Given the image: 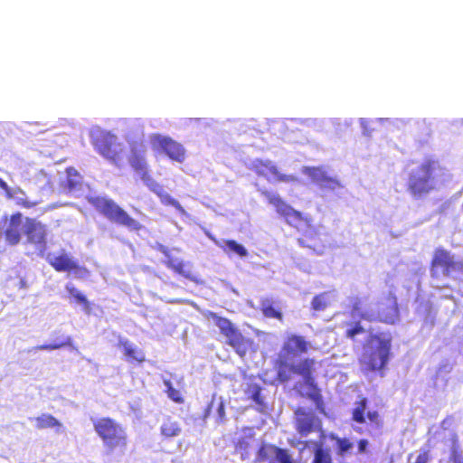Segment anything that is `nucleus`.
Masks as SVG:
<instances>
[{
    "instance_id": "nucleus-44",
    "label": "nucleus",
    "mask_w": 463,
    "mask_h": 463,
    "mask_svg": "<svg viewBox=\"0 0 463 463\" xmlns=\"http://www.w3.org/2000/svg\"><path fill=\"white\" fill-rule=\"evenodd\" d=\"M279 379L281 381H285V380H288V378L283 377V378H279Z\"/></svg>"
},
{
    "instance_id": "nucleus-40",
    "label": "nucleus",
    "mask_w": 463,
    "mask_h": 463,
    "mask_svg": "<svg viewBox=\"0 0 463 463\" xmlns=\"http://www.w3.org/2000/svg\"><path fill=\"white\" fill-rule=\"evenodd\" d=\"M428 461H429V453H428V451H423L417 456L415 463H428Z\"/></svg>"
},
{
    "instance_id": "nucleus-13",
    "label": "nucleus",
    "mask_w": 463,
    "mask_h": 463,
    "mask_svg": "<svg viewBox=\"0 0 463 463\" xmlns=\"http://www.w3.org/2000/svg\"><path fill=\"white\" fill-rule=\"evenodd\" d=\"M153 147L168 156L169 159L177 163H183L186 157V151L184 146L175 139L161 135H155L152 137Z\"/></svg>"
},
{
    "instance_id": "nucleus-37",
    "label": "nucleus",
    "mask_w": 463,
    "mask_h": 463,
    "mask_svg": "<svg viewBox=\"0 0 463 463\" xmlns=\"http://www.w3.org/2000/svg\"><path fill=\"white\" fill-rule=\"evenodd\" d=\"M311 306L315 311H321L326 308V307L328 306L326 293H322L315 296L312 299Z\"/></svg>"
},
{
    "instance_id": "nucleus-17",
    "label": "nucleus",
    "mask_w": 463,
    "mask_h": 463,
    "mask_svg": "<svg viewBox=\"0 0 463 463\" xmlns=\"http://www.w3.org/2000/svg\"><path fill=\"white\" fill-rule=\"evenodd\" d=\"M296 430L301 436H307L316 430L319 424V420L310 411L298 407L295 410Z\"/></svg>"
},
{
    "instance_id": "nucleus-12",
    "label": "nucleus",
    "mask_w": 463,
    "mask_h": 463,
    "mask_svg": "<svg viewBox=\"0 0 463 463\" xmlns=\"http://www.w3.org/2000/svg\"><path fill=\"white\" fill-rule=\"evenodd\" d=\"M250 168L258 176L264 177L269 183H295L298 181L293 175L280 173L279 168L269 160L256 159L251 163Z\"/></svg>"
},
{
    "instance_id": "nucleus-35",
    "label": "nucleus",
    "mask_w": 463,
    "mask_h": 463,
    "mask_svg": "<svg viewBox=\"0 0 463 463\" xmlns=\"http://www.w3.org/2000/svg\"><path fill=\"white\" fill-rule=\"evenodd\" d=\"M330 439L335 440L337 446V454L344 455L346 451L352 449L353 444L347 439L339 438L334 434H330Z\"/></svg>"
},
{
    "instance_id": "nucleus-8",
    "label": "nucleus",
    "mask_w": 463,
    "mask_h": 463,
    "mask_svg": "<svg viewBox=\"0 0 463 463\" xmlns=\"http://www.w3.org/2000/svg\"><path fill=\"white\" fill-rule=\"evenodd\" d=\"M370 340L376 342L377 345L373 350L363 354L360 359L361 367L365 373H382L391 356L392 337L373 335Z\"/></svg>"
},
{
    "instance_id": "nucleus-9",
    "label": "nucleus",
    "mask_w": 463,
    "mask_h": 463,
    "mask_svg": "<svg viewBox=\"0 0 463 463\" xmlns=\"http://www.w3.org/2000/svg\"><path fill=\"white\" fill-rule=\"evenodd\" d=\"M96 151L117 167H121L125 160V148L118 142L116 136L101 133L92 140Z\"/></svg>"
},
{
    "instance_id": "nucleus-22",
    "label": "nucleus",
    "mask_w": 463,
    "mask_h": 463,
    "mask_svg": "<svg viewBox=\"0 0 463 463\" xmlns=\"http://www.w3.org/2000/svg\"><path fill=\"white\" fill-rule=\"evenodd\" d=\"M162 252L166 258L165 264L168 269L184 278H190V272L186 269L185 263L183 260L174 258L166 249L163 250Z\"/></svg>"
},
{
    "instance_id": "nucleus-23",
    "label": "nucleus",
    "mask_w": 463,
    "mask_h": 463,
    "mask_svg": "<svg viewBox=\"0 0 463 463\" xmlns=\"http://www.w3.org/2000/svg\"><path fill=\"white\" fill-rule=\"evenodd\" d=\"M260 310L264 317L268 318H276L283 320V315L280 308L270 298H264L260 301Z\"/></svg>"
},
{
    "instance_id": "nucleus-11",
    "label": "nucleus",
    "mask_w": 463,
    "mask_h": 463,
    "mask_svg": "<svg viewBox=\"0 0 463 463\" xmlns=\"http://www.w3.org/2000/svg\"><path fill=\"white\" fill-rule=\"evenodd\" d=\"M24 234L29 244H32L43 254L47 248V226L35 218L26 217L24 222Z\"/></svg>"
},
{
    "instance_id": "nucleus-33",
    "label": "nucleus",
    "mask_w": 463,
    "mask_h": 463,
    "mask_svg": "<svg viewBox=\"0 0 463 463\" xmlns=\"http://www.w3.org/2000/svg\"><path fill=\"white\" fill-rule=\"evenodd\" d=\"M72 345V339L70 336L64 337L61 341H55L51 344H44L35 347V350H56L66 346H71Z\"/></svg>"
},
{
    "instance_id": "nucleus-21",
    "label": "nucleus",
    "mask_w": 463,
    "mask_h": 463,
    "mask_svg": "<svg viewBox=\"0 0 463 463\" xmlns=\"http://www.w3.org/2000/svg\"><path fill=\"white\" fill-rule=\"evenodd\" d=\"M6 198L9 200H14L17 206L25 209L33 208L38 204L37 202L29 200L26 196V193L19 186L13 188L11 187Z\"/></svg>"
},
{
    "instance_id": "nucleus-19",
    "label": "nucleus",
    "mask_w": 463,
    "mask_h": 463,
    "mask_svg": "<svg viewBox=\"0 0 463 463\" xmlns=\"http://www.w3.org/2000/svg\"><path fill=\"white\" fill-rule=\"evenodd\" d=\"M118 346L121 349L126 361L128 363L139 364L146 361L145 352L133 345L129 340L119 339Z\"/></svg>"
},
{
    "instance_id": "nucleus-39",
    "label": "nucleus",
    "mask_w": 463,
    "mask_h": 463,
    "mask_svg": "<svg viewBox=\"0 0 463 463\" xmlns=\"http://www.w3.org/2000/svg\"><path fill=\"white\" fill-rule=\"evenodd\" d=\"M364 328L361 326L360 322H356L352 327L348 328L345 332V336L354 339L357 335L364 334Z\"/></svg>"
},
{
    "instance_id": "nucleus-4",
    "label": "nucleus",
    "mask_w": 463,
    "mask_h": 463,
    "mask_svg": "<svg viewBox=\"0 0 463 463\" xmlns=\"http://www.w3.org/2000/svg\"><path fill=\"white\" fill-rule=\"evenodd\" d=\"M93 428L105 448L106 454L124 455L128 445V436L125 428L109 417H102L93 421Z\"/></svg>"
},
{
    "instance_id": "nucleus-15",
    "label": "nucleus",
    "mask_w": 463,
    "mask_h": 463,
    "mask_svg": "<svg viewBox=\"0 0 463 463\" xmlns=\"http://www.w3.org/2000/svg\"><path fill=\"white\" fill-rule=\"evenodd\" d=\"M366 408L367 399L365 397L360 398V400L355 402V407L353 409L352 420L356 423L364 424L366 422L367 418L373 428L381 430L383 426L382 416L377 411H369L365 416L364 412Z\"/></svg>"
},
{
    "instance_id": "nucleus-2",
    "label": "nucleus",
    "mask_w": 463,
    "mask_h": 463,
    "mask_svg": "<svg viewBox=\"0 0 463 463\" xmlns=\"http://www.w3.org/2000/svg\"><path fill=\"white\" fill-rule=\"evenodd\" d=\"M261 194L267 199L268 203L275 208L277 213L281 216L288 225L294 227L298 231H300L302 228H306L298 238V243L304 247L315 249L320 239L317 229L311 223V218L305 216L302 213L294 209L278 194L263 190L261 191Z\"/></svg>"
},
{
    "instance_id": "nucleus-24",
    "label": "nucleus",
    "mask_w": 463,
    "mask_h": 463,
    "mask_svg": "<svg viewBox=\"0 0 463 463\" xmlns=\"http://www.w3.org/2000/svg\"><path fill=\"white\" fill-rule=\"evenodd\" d=\"M35 427L38 430H44L49 428H54L60 430L62 424L52 414L43 413L38 417L34 418Z\"/></svg>"
},
{
    "instance_id": "nucleus-25",
    "label": "nucleus",
    "mask_w": 463,
    "mask_h": 463,
    "mask_svg": "<svg viewBox=\"0 0 463 463\" xmlns=\"http://www.w3.org/2000/svg\"><path fill=\"white\" fill-rule=\"evenodd\" d=\"M303 384L307 387L308 391L305 393L309 399H311L320 410L323 409V399L320 393V390L314 383V378H304Z\"/></svg>"
},
{
    "instance_id": "nucleus-29",
    "label": "nucleus",
    "mask_w": 463,
    "mask_h": 463,
    "mask_svg": "<svg viewBox=\"0 0 463 463\" xmlns=\"http://www.w3.org/2000/svg\"><path fill=\"white\" fill-rule=\"evenodd\" d=\"M304 173L318 186L327 175L326 172L319 166L306 167Z\"/></svg>"
},
{
    "instance_id": "nucleus-42",
    "label": "nucleus",
    "mask_w": 463,
    "mask_h": 463,
    "mask_svg": "<svg viewBox=\"0 0 463 463\" xmlns=\"http://www.w3.org/2000/svg\"><path fill=\"white\" fill-rule=\"evenodd\" d=\"M367 445H368V442L366 439H360L358 441V450L360 453H363L365 451L366 448H367Z\"/></svg>"
},
{
    "instance_id": "nucleus-43",
    "label": "nucleus",
    "mask_w": 463,
    "mask_h": 463,
    "mask_svg": "<svg viewBox=\"0 0 463 463\" xmlns=\"http://www.w3.org/2000/svg\"><path fill=\"white\" fill-rule=\"evenodd\" d=\"M171 204H172V205H174V206H175V207H176V208H179V207H180V205H179L178 202H176V201H175V200H174V199L171 201Z\"/></svg>"
},
{
    "instance_id": "nucleus-5",
    "label": "nucleus",
    "mask_w": 463,
    "mask_h": 463,
    "mask_svg": "<svg viewBox=\"0 0 463 463\" xmlns=\"http://www.w3.org/2000/svg\"><path fill=\"white\" fill-rule=\"evenodd\" d=\"M89 203L111 223L125 227L131 232H139L143 228L137 220L130 216L127 211L110 198L95 196L90 198Z\"/></svg>"
},
{
    "instance_id": "nucleus-7",
    "label": "nucleus",
    "mask_w": 463,
    "mask_h": 463,
    "mask_svg": "<svg viewBox=\"0 0 463 463\" xmlns=\"http://www.w3.org/2000/svg\"><path fill=\"white\" fill-rule=\"evenodd\" d=\"M431 278H453L458 283H463V261L456 260L454 255L443 247H437L430 262Z\"/></svg>"
},
{
    "instance_id": "nucleus-41",
    "label": "nucleus",
    "mask_w": 463,
    "mask_h": 463,
    "mask_svg": "<svg viewBox=\"0 0 463 463\" xmlns=\"http://www.w3.org/2000/svg\"><path fill=\"white\" fill-rule=\"evenodd\" d=\"M0 188L4 190L5 195V197H7V194H9L11 187L2 178H0Z\"/></svg>"
},
{
    "instance_id": "nucleus-27",
    "label": "nucleus",
    "mask_w": 463,
    "mask_h": 463,
    "mask_svg": "<svg viewBox=\"0 0 463 463\" xmlns=\"http://www.w3.org/2000/svg\"><path fill=\"white\" fill-rule=\"evenodd\" d=\"M217 245L226 253H235L240 257H246L248 255L247 250L234 240H226L222 244Z\"/></svg>"
},
{
    "instance_id": "nucleus-36",
    "label": "nucleus",
    "mask_w": 463,
    "mask_h": 463,
    "mask_svg": "<svg viewBox=\"0 0 463 463\" xmlns=\"http://www.w3.org/2000/svg\"><path fill=\"white\" fill-rule=\"evenodd\" d=\"M351 310L353 314L358 315L361 319L373 321L371 316L362 312V300L359 298H353Z\"/></svg>"
},
{
    "instance_id": "nucleus-3",
    "label": "nucleus",
    "mask_w": 463,
    "mask_h": 463,
    "mask_svg": "<svg viewBox=\"0 0 463 463\" xmlns=\"http://www.w3.org/2000/svg\"><path fill=\"white\" fill-rule=\"evenodd\" d=\"M447 170L433 158H426L412 169L408 178V191L413 196H422L437 188L438 182L444 179Z\"/></svg>"
},
{
    "instance_id": "nucleus-14",
    "label": "nucleus",
    "mask_w": 463,
    "mask_h": 463,
    "mask_svg": "<svg viewBox=\"0 0 463 463\" xmlns=\"http://www.w3.org/2000/svg\"><path fill=\"white\" fill-rule=\"evenodd\" d=\"M146 148L143 143L132 142L128 163L133 170L138 173L144 181L150 179L148 166L146 160Z\"/></svg>"
},
{
    "instance_id": "nucleus-26",
    "label": "nucleus",
    "mask_w": 463,
    "mask_h": 463,
    "mask_svg": "<svg viewBox=\"0 0 463 463\" xmlns=\"http://www.w3.org/2000/svg\"><path fill=\"white\" fill-rule=\"evenodd\" d=\"M66 290L70 296V298H73V300L81 305L82 308L86 312H90L91 310V305L88 300L87 297L81 293L79 289H77L74 286H66Z\"/></svg>"
},
{
    "instance_id": "nucleus-30",
    "label": "nucleus",
    "mask_w": 463,
    "mask_h": 463,
    "mask_svg": "<svg viewBox=\"0 0 463 463\" xmlns=\"http://www.w3.org/2000/svg\"><path fill=\"white\" fill-rule=\"evenodd\" d=\"M318 187L323 191L335 192L343 188V184L337 178L329 176L327 175L319 184Z\"/></svg>"
},
{
    "instance_id": "nucleus-34",
    "label": "nucleus",
    "mask_w": 463,
    "mask_h": 463,
    "mask_svg": "<svg viewBox=\"0 0 463 463\" xmlns=\"http://www.w3.org/2000/svg\"><path fill=\"white\" fill-rule=\"evenodd\" d=\"M246 394L256 404L262 405L263 400L260 395L261 387L257 384H249L246 391Z\"/></svg>"
},
{
    "instance_id": "nucleus-38",
    "label": "nucleus",
    "mask_w": 463,
    "mask_h": 463,
    "mask_svg": "<svg viewBox=\"0 0 463 463\" xmlns=\"http://www.w3.org/2000/svg\"><path fill=\"white\" fill-rule=\"evenodd\" d=\"M67 184L68 186L72 189L80 184V175L79 172L73 167H68L66 169Z\"/></svg>"
},
{
    "instance_id": "nucleus-32",
    "label": "nucleus",
    "mask_w": 463,
    "mask_h": 463,
    "mask_svg": "<svg viewBox=\"0 0 463 463\" xmlns=\"http://www.w3.org/2000/svg\"><path fill=\"white\" fill-rule=\"evenodd\" d=\"M451 451L449 456V461L451 463H463V455L462 451L459 449L458 436L456 434H453L451 436Z\"/></svg>"
},
{
    "instance_id": "nucleus-16",
    "label": "nucleus",
    "mask_w": 463,
    "mask_h": 463,
    "mask_svg": "<svg viewBox=\"0 0 463 463\" xmlns=\"http://www.w3.org/2000/svg\"><path fill=\"white\" fill-rule=\"evenodd\" d=\"M48 263L58 272H75L81 276L89 273L88 269L80 266L68 253L62 251L57 256L48 259Z\"/></svg>"
},
{
    "instance_id": "nucleus-6",
    "label": "nucleus",
    "mask_w": 463,
    "mask_h": 463,
    "mask_svg": "<svg viewBox=\"0 0 463 463\" xmlns=\"http://www.w3.org/2000/svg\"><path fill=\"white\" fill-rule=\"evenodd\" d=\"M207 317L213 320L220 333L226 338V344L241 357H244L249 351H256L254 341L245 337L229 318L220 317L214 312H209Z\"/></svg>"
},
{
    "instance_id": "nucleus-18",
    "label": "nucleus",
    "mask_w": 463,
    "mask_h": 463,
    "mask_svg": "<svg viewBox=\"0 0 463 463\" xmlns=\"http://www.w3.org/2000/svg\"><path fill=\"white\" fill-rule=\"evenodd\" d=\"M273 455L279 463H293L287 449L265 443L259 448L256 461L265 462Z\"/></svg>"
},
{
    "instance_id": "nucleus-20",
    "label": "nucleus",
    "mask_w": 463,
    "mask_h": 463,
    "mask_svg": "<svg viewBox=\"0 0 463 463\" xmlns=\"http://www.w3.org/2000/svg\"><path fill=\"white\" fill-rule=\"evenodd\" d=\"M166 393L169 399L175 403H184V393L185 392V385L183 383V378H175V382L165 380Z\"/></svg>"
},
{
    "instance_id": "nucleus-1",
    "label": "nucleus",
    "mask_w": 463,
    "mask_h": 463,
    "mask_svg": "<svg viewBox=\"0 0 463 463\" xmlns=\"http://www.w3.org/2000/svg\"><path fill=\"white\" fill-rule=\"evenodd\" d=\"M310 343L305 336L290 334L284 340L282 346L273 360V368L277 376H312L316 372L317 362L314 358L297 359L302 354L307 353Z\"/></svg>"
},
{
    "instance_id": "nucleus-28",
    "label": "nucleus",
    "mask_w": 463,
    "mask_h": 463,
    "mask_svg": "<svg viewBox=\"0 0 463 463\" xmlns=\"http://www.w3.org/2000/svg\"><path fill=\"white\" fill-rule=\"evenodd\" d=\"M160 430H161V434L165 439H170V438L178 436L181 432V428L179 427V425L176 421L171 420L170 418H166L164 420V422L160 428Z\"/></svg>"
},
{
    "instance_id": "nucleus-31",
    "label": "nucleus",
    "mask_w": 463,
    "mask_h": 463,
    "mask_svg": "<svg viewBox=\"0 0 463 463\" xmlns=\"http://www.w3.org/2000/svg\"><path fill=\"white\" fill-rule=\"evenodd\" d=\"M311 463H333L329 450L323 449L321 445H317L314 450V458Z\"/></svg>"
},
{
    "instance_id": "nucleus-10",
    "label": "nucleus",
    "mask_w": 463,
    "mask_h": 463,
    "mask_svg": "<svg viewBox=\"0 0 463 463\" xmlns=\"http://www.w3.org/2000/svg\"><path fill=\"white\" fill-rule=\"evenodd\" d=\"M24 232L23 214L15 212L10 216L4 215L0 220V236L4 237L8 245L15 246L22 240Z\"/></svg>"
},
{
    "instance_id": "nucleus-45",
    "label": "nucleus",
    "mask_w": 463,
    "mask_h": 463,
    "mask_svg": "<svg viewBox=\"0 0 463 463\" xmlns=\"http://www.w3.org/2000/svg\"><path fill=\"white\" fill-rule=\"evenodd\" d=\"M220 410H221V411H222V410H223V407H222V404L220 405Z\"/></svg>"
}]
</instances>
